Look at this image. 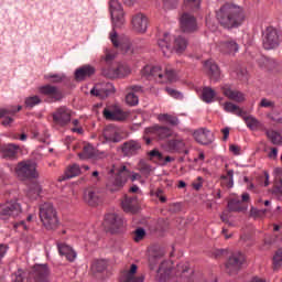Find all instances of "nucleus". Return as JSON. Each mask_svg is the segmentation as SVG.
I'll return each mask as SVG.
<instances>
[{"mask_svg":"<svg viewBox=\"0 0 282 282\" xmlns=\"http://www.w3.org/2000/svg\"><path fill=\"white\" fill-rule=\"evenodd\" d=\"M96 74V68L91 65H84L75 70V80L83 83Z\"/></svg>","mask_w":282,"mask_h":282,"instance_id":"nucleus-26","label":"nucleus"},{"mask_svg":"<svg viewBox=\"0 0 282 282\" xmlns=\"http://www.w3.org/2000/svg\"><path fill=\"white\" fill-rule=\"evenodd\" d=\"M281 45V39L279 37V31L270 26L267 29V32L263 37V47L264 50H276Z\"/></svg>","mask_w":282,"mask_h":282,"instance_id":"nucleus-12","label":"nucleus"},{"mask_svg":"<svg viewBox=\"0 0 282 282\" xmlns=\"http://www.w3.org/2000/svg\"><path fill=\"white\" fill-rule=\"evenodd\" d=\"M129 74H131V68H129V66L120 65L116 68L111 78H124V76H129Z\"/></svg>","mask_w":282,"mask_h":282,"instance_id":"nucleus-46","label":"nucleus"},{"mask_svg":"<svg viewBox=\"0 0 282 282\" xmlns=\"http://www.w3.org/2000/svg\"><path fill=\"white\" fill-rule=\"evenodd\" d=\"M177 80V73L173 68H165L163 72V83H175Z\"/></svg>","mask_w":282,"mask_h":282,"instance_id":"nucleus-43","label":"nucleus"},{"mask_svg":"<svg viewBox=\"0 0 282 282\" xmlns=\"http://www.w3.org/2000/svg\"><path fill=\"white\" fill-rule=\"evenodd\" d=\"M126 224L127 221L124 218L118 214H107L105 216V226H107L108 230H110L112 235H116V232H122Z\"/></svg>","mask_w":282,"mask_h":282,"instance_id":"nucleus-7","label":"nucleus"},{"mask_svg":"<svg viewBox=\"0 0 282 282\" xmlns=\"http://www.w3.org/2000/svg\"><path fill=\"white\" fill-rule=\"evenodd\" d=\"M126 102H127V105H129L130 107H135V105H138V102H139V98L137 97L135 94L129 93V94L126 96Z\"/></svg>","mask_w":282,"mask_h":282,"instance_id":"nucleus-60","label":"nucleus"},{"mask_svg":"<svg viewBox=\"0 0 282 282\" xmlns=\"http://www.w3.org/2000/svg\"><path fill=\"white\" fill-rule=\"evenodd\" d=\"M102 113L106 120H111L113 122H122L127 120V118H129V112H126L122 109H120V106L105 108Z\"/></svg>","mask_w":282,"mask_h":282,"instance_id":"nucleus-11","label":"nucleus"},{"mask_svg":"<svg viewBox=\"0 0 282 282\" xmlns=\"http://www.w3.org/2000/svg\"><path fill=\"white\" fill-rule=\"evenodd\" d=\"M228 210L230 213H243V210H248V207L243 206L241 200L234 198L228 202Z\"/></svg>","mask_w":282,"mask_h":282,"instance_id":"nucleus-36","label":"nucleus"},{"mask_svg":"<svg viewBox=\"0 0 282 282\" xmlns=\"http://www.w3.org/2000/svg\"><path fill=\"white\" fill-rule=\"evenodd\" d=\"M46 80H51V83H63V76L58 74H50L45 76Z\"/></svg>","mask_w":282,"mask_h":282,"instance_id":"nucleus-64","label":"nucleus"},{"mask_svg":"<svg viewBox=\"0 0 282 282\" xmlns=\"http://www.w3.org/2000/svg\"><path fill=\"white\" fill-rule=\"evenodd\" d=\"M148 155L152 162H156L158 164L164 162V155L158 149L148 152Z\"/></svg>","mask_w":282,"mask_h":282,"instance_id":"nucleus-47","label":"nucleus"},{"mask_svg":"<svg viewBox=\"0 0 282 282\" xmlns=\"http://www.w3.org/2000/svg\"><path fill=\"white\" fill-rule=\"evenodd\" d=\"M58 252L62 257H65L67 261H74L76 259V251L72 249V247L65 245V243H58L57 245Z\"/></svg>","mask_w":282,"mask_h":282,"instance_id":"nucleus-32","label":"nucleus"},{"mask_svg":"<svg viewBox=\"0 0 282 282\" xmlns=\"http://www.w3.org/2000/svg\"><path fill=\"white\" fill-rule=\"evenodd\" d=\"M216 18L223 28L232 30L243 23V11L238 6L226 3L216 12Z\"/></svg>","mask_w":282,"mask_h":282,"instance_id":"nucleus-2","label":"nucleus"},{"mask_svg":"<svg viewBox=\"0 0 282 282\" xmlns=\"http://www.w3.org/2000/svg\"><path fill=\"white\" fill-rule=\"evenodd\" d=\"M159 120L161 122H169L170 124H172V127H177L180 124V119L169 113L159 115Z\"/></svg>","mask_w":282,"mask_h":282,"instance_id":"nucleus-45","label":"nucleus"},{"mask_svg":"<svg viewBox=\"0 0 282 282\" xmlns=\"http://www.w3.org/2000/svg\"><path fill=\"white\" fill-rule=\"evenodd\" d=\"M34 282H50V268L47 264H35L29 273Z\"/></svg>","mask_w":282,"mask_h":282,"instance_id":"nucleus-14","label":"nucleus"},{"mask_svg":"<svg viewBox=\"0 0 282 282\" xmlns=\"http://www.w3.org/2000/svg\"><path fill=\"white\" fill-rule=\"evenodd\" d=\"M19 151H21V147L14 143H7L0 147V153L4 160H17Z\"/></svg>","mask_w":282,"mask_h":282,"instance_id":"nucleus-20","label":"nucleus"},{"mask_svg":"<svg viewBox=\"0 0 282 282\" xmlns=\"http://www.w3.org/2000/svg\"><path fill=\"white\" fill-rule=\"evenodd\" d=\"M121 206L124 213H130L131 215H135V213H138V207L135 206V198L126 197L122 200Z\"/></svg>","mask_w":282,"mask_h":282,"instance_id":"nucleus-35","label":"nucleus"},{"mask_svg":"<svg viewBox=\"0 0 282 282\" xmlns=\"http://www.w3.org/2000/svg\"><path fill=\"white\" fill-rule=\"evenodd\" d=\"M158 45L162 50L163 56H171L173 47H171V35L169 33H164L163 37L159 39Z\"/></svg>","mask_w":282,"mask_h":282,"instance_id":"nucleus-30","label":"nucleus"},{"mask_svg":"<svg viewBox=\"0 0 282 282\" xmlns=\"http://www.w3.org/2000/svg\"><path fill=\"white\" fill-rule=\"evenodd\" d=\"M141 76L148 80H155V83H164V70L161 66L145 65L141 69Z\"/></svg>","mask_w":282,"mask_h":282,"instance_id":"nucleus-10","label":"nucleus"},{"mask_svg":"<svg viewBox=\"0 0 282 282\" xmlns=\"http://www.w3.org/2000/svg\"><path fill=\"white\" fill-rule=\"evenodd\" d=\"M23 213L21 204L17 200L8 202L3 205H0V219H10V217H19Z\"/></svg>","mask_w":282,"mask_h":282,"instance_id":"nucleus-9","label":"nucleus"},{"mask_svg":"<svg viewBox=\"0 0 282 282\" xmlns=\"http://www.w3.org/2000/svg\"><path fill=\"white\" fill-rule=\"evenodd\" d=\"M193 135L196 142H198V144H213V132H210V130L206 128L195 130Z\"/></svg>","mask_w":282,"mask_h":282,"instance_id":"nucleus-23","label":"nucleus"},{"mask_svg":"<svg viewBox=\"0 0 282 282\" xmlns=\"http://www.w3.org/2000/svg\"><path fill=\"white\" fill-rule=\"evenodd\" d=\"M140 151H142V143L138 140H129L121 145V153H123L124 158H133Z\"/></svg>","mask_w":282,"mask_h":282,"instance_id":"nucleus-16","label":"nucleus"},{"mask_svg":"<svg viewBox=\"0 0 282 282\" xmlns=\"http://www.w3.org/2000/svg\"><path fill=\"white\" fill-rule=\"evenodd\" d=\"M242 120H245L248 129H251V131H254V129H259V127L261 126V122H259L258 119L252 116L246 117V115H243Z\"/></svg>","mask_w":282,"mask_h":282,"instance_id":"nucleus-44","label":"nucleus"},{"mask_svg":"<svg viewBox=\"0 0 282 282\" xmlns=\"http://www.w3.org/2000/svg\"><path fill=\"white\" fill-rule=\"evenodd\" d=\"M165 91L171 96V98H175L176 100H182V98H184V95H182L177 89L165 87Z\"/></svg>","mask_w":282,"mask_h":282,"instance_id":"nucleus-58","label":"nucleus"},{"mask_svg":"<svg viewBox=\"0 0 282 282\" xmlns=\"http://www.w3.org/2000/svg\"><path fill=\"white\" fill-rule=\"evenodd\" d=\"M145 133H152V135H156L159 140H166V138H171L173 135V130L169 127H160L158 124L145 128Z\"/></svg>","mask_w":282,"mask_h":282,"instance_id":"nucleus-22","label":"nucleus"},{"mask_svg":"<svg viewBox=\"0 0 282 282\" xmlns=\"http://www.w3.org/2000/svg\"><path fill=\"white\" fill-rule=\"evenodd\" d=\"M93 272H105L107 270V261L96 260L91 265Z\"/></svg>","mask_w":282,"mask_h":282,"instance_id":"nucleus-54","label":"nucleus"},{"mask_svg":"<svg viewBox=\"0 0 282 282\" xmlns=\"http://www.w3.org/2000/svg\"><path fill=\"white\" fill-rule=\"evenodd\" d=\"M224 109L227 111V113H234L235 116H238L239 118H243L246 116V112L239 108V106L232 104V102H225Z\"/></svg>","mask_w":282,"mask_h":282,"instance_id":"nucleus-39","label":"nucleus"},{"mask_svg":"<svg viewBox=\"0 0 282 282\" xmlns=\"http://www.w3.org/2000/svg\"><path fill=\"white\" fill-rule=\"evenodd\" d=\"M204 67L205 69H207L210 80L217 83V80H219V77L221 76L219 66H217V64L213 61H207L205 62Z\"/></svg>","mask_w":282,"mask_h":282,"instance_id":"nucleus-29","label":"nucleus"},{"mask_svg":"<svg viewBox=\"0 0 282 282\" xmlns=\"http://www.w3.org/2000/svg\"><path fill=\"white\" fill-rule=\"evenodd\" d=\"M138 170L140 171V173H142V175H150L151 172L153 171L151 165L147 163V161L144 160L139 161Z\"/></svg>","mask_w":282,"mask_h":282,"instance_id":"nucleus-52","label":"nucleus"},{"mask_svg":"<svg viewBox=\"0 0 282 282\" xmlns=\"http://www.w3.org/2000/svg\"><path fill=\"white\" fill-rule=\"evenodd\" d=\"M13 228H14V230H17V232H22V230H30V227H28V225L25 224L24 220L15 223L13 225Z\"/></svg>","mask_w":282,"mask_h":282,"instance_id":"nucleus-63","label":"nucleus"},{"mask_svg":"<svg viewBox=\"0 0 282 282\" xmlns=\"http://www.w3.org/2000/svg\"><path fill=\"white\" fill-rule=\"evenodd\" d=\"M259 107H262L264 109H274L275 104H274V101H272L268 98H262L260 104H259Z\"/></svg>","mask_w":282,"mask_h":282,"instance_id":"nucleus-61","label":"nucleus"},{"mask_svg":"<svg viewBox=\"0 0 282 282\" xmlns=\"http://www.w3.org/2000/svg\"><path fill=\"white\" fill-rule=\"evenodd\" d=\"M187 47H188L187 39H185L184 36H177L174 39L173 50L176 52V54H184Z\"/></svg>","mask_w":282,"mask_h":282,"instance_id":"nucleus-34","label":"nucleus"},{"mask_svg":"<svg viewBox=\"0 0 282 282\" xmlns=\"http://www.w3.org/2000/svg\"><path fill=\"white\" fill-rule=\"evenodd\" d=\"M180 23L182 32L191 33L197 30V20L191 13H183Z\"/></svg>","mask_w":282,"mask_h":282,"instance_id":"nucleus-17","label":"nucleus"},{"mask_svg":"<svg viewBox=\"0 0 282 282\" xmlns=\"http://www.w3.org/2000/svg\"><path fill=\"white\" fill-rule=\"evenodd\" d=\"M156 280L158 282H193L195 270L188 262H181L173 267L171 261H163L159 267Z\"/></svg>","mask_w":282,"mask_h":282,"instance_id":"nucleus-1","label":"nucleus"},{"mask_svg":"<svg viewBox=\"0 0 282 282\" xmlns=\"http://www.w3.org/2000/svg\"><path fill=\"white\" fill-rule=\"evenodd\" d=\"M272 194L276 195L278 199H282V178L275 182Z\"/></svg>","mask_w":282,"mask_h":282,"instance_id":"nucleus-59","label":"nucleus"},{"mask_svg":"<svg viewBox=\"0 0 282 282\" xmlns=\"http://www.w3.org/2000/svg\"><path fill=\"white\" fill-rule=\"evenodd\" d=\"M53 122L58 127H67L72 122V110L62 106L53 112Z\"/></svg>","mask_w":282,"mask_h":282,"instance_id":"nucleus-13","label":"nucleus"},{"mask_svg":"<svg viewBox=\"0 0 282 282\" xmlns=\"http://www.w3.org/2000/svg\"><path fill=\"white\" fill-rule=\"evenodd\" d=\"M220 52L224 54H237L239 52V44L235 40H227L225 42H220Z\"/></svg>","mask_w":282,"mask_h":282,"instance_id":"nucleus-31","label":"nucleus"},{"mask_svg":"<svg viewBox=\"0 0 282 282\" xmlns=\"http://www.w3.org/2000/svg\"><path fill=\"white\" fill-rule=\"evenodd\" d=\"M220 178L226 181L227 188H232V186H235V171L234 170H228L227 176H221Z\"/></svg>","mask_w":282,"mask_h":282,"instance_id":"nucleus-53","label":"nucleus"},{"mask_svg":"<svg viewBox=\"0 0 282 282\" xmlns=\"http://www.w3.org/2000/svg\"><path fill=\"white\" fill-rule=\"evenodd\" d=\"M93 96L98 98H107L111 94H116V87L111 83L98 84L95 88L90 90Z\"/></svg>","mask_w":282,"mask_h":282,"instance_id":"nucleus-18","label":"nucleus"},{"mask_svg":"<svg viewBox=\"0 0 282 282\" xmlns=\"http://www.w3.org/2000/svg\"><path fill=\"white\" fill-rule=\"evenodd\" d=\"M13 282H31L30 278H28V273L23 271V269H19L13 275H12Z\"/></svg>","mask_w":282,"mask_h":282,"instance_id":"nucleus-48","label":"nucleus"},{"mask_svg":"<svg viewBox=\"0 0 282 282\" xmlns=\"http://www.w3.org/2000/svg\"><path fill=\"white\" fill-rule=\"evenodd\" d=\"M37 91L41 96L46 97L45 102H61V100H63V91H61L56 86H52L50 84L40 86Z\"/></svg>","mask_w":282,"mask_h":282,"instance_id":"nucleus-8","label":"nucleus"},{"mask_svg":"<svg viewBox=\"0 0 282 282\" xmlns=\"http://www.w3.org/2000/svg\"><path fill=\"white\" fill-rule=\"evenodd\" d=\"M246 263V254H243L241 251L234 252L227 263H226V272L230 276L235 274H239V270L243 268V264Z\"/></svg>","mask_w":282,"mask_h":282,"instance_id":"nucleus-6","label":"nucleus"},{"mask_svg":"<svg viewBox=\"0 0 282 282\" xmlns=\"http://www.w3.org/2000/svg\"><path fill=\"white\" fill-rule=\"evenodd\" d=\"M163 257H164V252L152 251L149 257L150 270H154L155 268H158V264L160 263V261H162Z\"/></svg>","mask_w":282,"mask_h":282,"instance_id":"nucleus-37","label":"nucleus"},{"mask_svg":"<svg viewBox=\"0 0 282 282\" xmlns=\"http://www.w3.org/2000/svg\"><path fill=\"white\" fill-rule=\"evenodd\" d=\"M84 199L88 206H99L102 204V194L98 189H87L84 194Z\"/></svg>","mask_w":282,"mask_h":282,"instance_id":"nucleus-25","label":"nucleus"},{"mask_svg":"<svg viewBox=\"0 0 282 282\" xmlns=\"http://www.w3.org/2000/svg\"><path fill=\"white\" fill-rule=\"evenodd\" d=\"M109 10L113 26L112 32L110 33V41L115 47H120V42H118V32H116V28H122V25H124V10L122 9V4L118 0H110Z\"/></svg>","mask_w":282,"mask_h":282,"instance_id":"nucleus-3","label":"nucleus"},{"mask_svg":"<svg viewBox=\"0 0 282 282\" xmlns=\"http://www.w3.org/2000/svg\"><path fill=\"white\" fill-rule=\"evenodd\" d=\"M40 221L45 230H57L61 226L58 212L52 203H43L39 207Z\"/></svg>","mask_w":282,"mask_h":282,"instance_id":"nucleus-4","label":"nucleus"},{"mask_svg":"<svg viewBox=\"0 0 282 282\" xmlns=\"http://www.w3.org/2000/svg\"><path fill=\"white\" fill-rule=\"evenodd\" d=\"M21 109H23V107L21 106H18V109H14V107L0 109V119L3 118L1 124L3 127H10V124L14 122V119L12 118V116L21 111Z\"/></svg>","mask_w":282,"mask_h":282,"instance_id":"nucleus-24","label":"nucleus"},{"mask_svg":"<svg viewBox=\"0 0 282 282\" xmlns=\"http://www.w3.org/2000/svg\"><path fill=\"white\" fill-rule=\"evenodd\" d=\"M267 137L269 140H271L272 144H281L282 143V137L281 133L274 131V130H267Z\"/></svg>","mask_w":282,"mask_h":282,"instance_id":"nucleus-51","label":"nucleus"},{"mask_svg":"<svg viewBox=\"0 0 282 282\" xmlns=\"http://www.w3.org/2000/svg\"><path fill=\"white\" fill-rule=\"evenodd\" d=\"M234 76L235 78H238V80H248V70H246V68L242 67H238L235 72H234Z\"/></svg>","mask_w":282,"mask_h":282,"instance_id":"nucleus-56","label":"nucleus"},{"mask_svg":"<svg viewBox=\"0 0 282 282\" xmlns=\"http://www.w3.org/2000/svg\"><path fill=\"white\" fill-rule=\"evenodd\" d=\"M36 166V162L34 161H22L18 163L15 173L20 180H36L39 177Z\"/></svg>","mask_w":282,"mask_h":282,"instance_id":"nucleus-5","label":"nucleus"},{"mask_svg":"<svg viewBox=\"0 0 282 282\" xmlns=\"http://www.w3.org/2000/svg\"><path fill=\"white\" fill-rule=\"evenodd\" d=\"M279 268H282V248L278 249L273 256V270H279Z\"/></svg>","mask_w":282,"mask_h":282,"instance_id":"nucleus-55","label":"nucleus"},{"mask_svg":"<svg viewBox=\"0 0 282 282\" xmlns=\"http://www.w3.org/2000/svg\"><path fill=\"white\" fill-rule=\"evenodd\" d=\"M104 138L107 142L118 143L122 141L120 133H118V131L111 127H108L104 130Z\"/></svg>","mask_w":282,"mask_h":282,"instance_id":"nucleus-33","label":"nucleus"},{"mask_svg":"<svg viewBox=\"0 0 282 282\" xmlns=\"http://www.w3.org/2000/svg\"><path fill=\"white\" fill-rule=\"evenodd\" d=\"M135 272H138V264H131L129 270L121 273L119 282H144V276H135Z\"/></svg>","mask_w":282,"mask_h":282,"instance_id":"nucleus-21","label":"nucleus"},{"mask_svg":"<svg viewBox=\"0 0 282 282\" xmlns=\"http://www.w3.org/2000/svg\"><path fill=\"white\" fill-rule=\"evenodd\" d=\"M132 26L135 32L144 34L149 28V18L143 13H137L132 17Z\"/></svg>","mask_w":282,"mask_h":282,"instance_id":"nucleus-19","label":"nucleus"},{"mask_svg":"<svg viewBox=\"0 0 282 282\" xmlns=\"http://www.w3.org/2000/svg\"><path fill=\"white\" fill-rule=\"evenodd\" d=\"M147 236V231L143 228H138L134 231V241H142L144 237Z\"/></svg>","mask_w":282,"mask_h":282,"instance_id":"nucleus-62","label":"nucleus"},{"mask_svg":"<svg viewBox=\"0 0 282 282\" xmlns=\"http://www.w3.org/2000/svg\"><path fill=\"white\" fill-rule=\"evenodd\" d=\"M202 0H184V6L187 10H199Z\"/></svg>","mask_w":282,"mask_h":282,"instance_id":"nucleus-57","label":"nucleus"},{"mask_svg":"<svg viewBox=\"0 0 282 282\" xmlns=\"http://www.w3.org/2000/svg\"><path fill=\"white\" fill-rule=\"evenodd\" d=\"M215 96H217V93L210 87H204L202 90V100L203 102H206L207 105H210V102H215Z\"/></svg>","mask_w":282,"mask_h":282,"instance_id":"nucleus-38","label":"nucleus"},{"mask_svg":"<svg viewBox=\"0 0 282 282\" xmlns=\"http://www.w3.org/2000/svg\"><path fill=\"white\" fill-rule=\"evenodd\" d=\"M41 97L36 95L32 97H26L24 100V105L28 109H34V107H36V105H41Z\"/></svg>","mask_w":282,"mask_h":282,"instance_id":"nucleus-50","label":"nucleus"},{"mask_svg":"<svg viewBox=\"0 0 282 282\" xmlns=\"http://www.w3.org/2000/svg\"><path fill=\"white\" fill-rule=\"evenodd\" d=\"M41 191L42 188L39 183H32L31 185H29L26 195L29 199H36L39 195H41Z\"/></svg>","mask_w":282,"mask_h":282,"instance_id":"nucleus-42","label":"nucleus"},{"mask_svg":"<svg viewBox=\"0 0 282 282\" xmlns=\"http://www.w3.org/2000/svg\"><path fill=\"white\" fill-rule=\"evenodd\" d=\"M167 148L172 153H184L188 155V149H186V143L182 139H172L167 142Z\"/></svg>","mask_w":282,"mask_h":282,"instance_id":"nucleus-28","label":"nucleus"},{"mask_svg":"<svg viewBox=\"0 0 282 282\" xmlns=\"http://www.w3.org/2000/svg\"><path fill=\"white\" fill-rule=\"evenodd\" d=\"M220 89L224 96H226V98H229V100H234L235 102H243V100H246V96L243 95V93L239 90H232V88L228 84L221 86Z\"/></svg>","mask_w":282,"mask_h":282,"instance_id":"nucleus-27","label":"nucleus"},{"mask_svg":"<svg viewBox=\"0 0 282 282\" xmlns=\"http://www.w3.org/2000/svg\"><path fill=\"white\" fill-rule=\"evenodd\" d=\"M267 215H272V208L258 209L251 207L250 209V217H253V219H263Z\"/></svg>","mask_w":282,"mask_h":282,"instance_id":"nucleus-41","label":"nucleus"},{"mask_svg":"<svg viewBox=\"0 0 282 282\" xmlns=\"http://www.w3.org/2000/svg\"><path fill=\"white\" fill-rule=\"evenodd\" d=\"M131 176V172L127 169L126 165H122L118 171L117 175L112 182V187H109V189L113 193L116 191H120L122 186H124Z\"/></svg>","mask_w":282,"mask_h":282,"instance_id":"nucleus-15","label":"nucleus"},{"mask_svg":"<svg viewBox=\"0 0 282 282\" xmlns=\"http://www.w3.org/2000/svg\"><path fill=\"white\" fill-rule=\"evenodd\" d=\"M94 147L88 144L84 147L83 152L78 154V158L80 160H90V158H94Z\"/></svg>","mask_w":282,"mask_h":282,"instance_id":"nucleus-49","label":"nucleus"},{"mask_svg":"<svg viewBox=\"0 0 282 282\" xmlns=\"http://www.w3.org/2000/svg\"><path fill=\"white\" fill-rule=\"evenodd\" d=\"M78 175H80V165L73 164L66 169L63 180H72L78 177Z\"/></svg>","mask_w":282,"mask_h":282,"instance_id":"nucleus-40","label":"nucleus"}]
</instances>
